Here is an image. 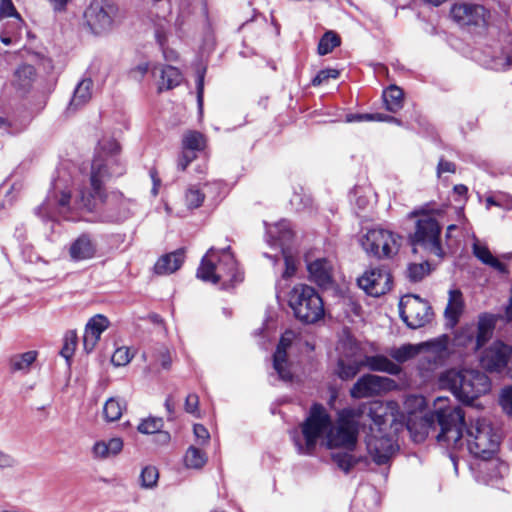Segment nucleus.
Listing matches in <instances>:
<instances>
[{"label": "nucleus", "instance_id": "nucleus-1", "mask_svg": "<svg viewBox=\"0 0 512 512\" xmlns=\"http://www.w3.org/2000/svg\"><path fill=\"white\" fill-rule=\"evenodd\" d=\"M120 146L115 139L103 138L99 141L91 164L89 187L79 189L78 197L71 200V190L63 179H56L45 201L36 208V215L43 221H57L59 218L76 220L77 212L93 211L104 196V182L113 176L124 173L120 158Z\"/></svg>", "mask_w": 512, "mask_h": 512}, {"label": "nucleus", "instance_id": "nucleus-2", "mask_svg": "<svg viewBox=\"0 0 512 512\" xmlns=\"http://www.w3.org/2000/svg\"><path fill=\"white\" fill-rule=\"evenodd\" d=\"M361 415V410L347 408L339 411L333 422L322 405L314 404L307 419L290 431V437L297 452L302 455L312 454L319 439L330 449H346L347 452L333 453L332 459L340 469L349 472L360 461L350 452L358 441Z\"/></svg>", "mask_w": 512, "mask_h": 512}, {"label": "nucleus", "instance_id": "nucleus-3", "mask_svg": "<svg viewBox=\"0 0 512 512\" xmlns=\"http://www.w3.org/2000/svg\"><path fill=\"white\" fill-rule=\"evenodd\" d=\"M463 421L462 409L452 405L448 397L439 396L434 400L432 410L421 417H409L407 429L414 442L420 443L430 434H435L439 443L459 448L462 446Z\"/></svg>", "mask_w": 512, "mask_h": 512}, {"label": "nucleus", "instance_id": "nucleus-4", "mask_svg": "<svg viewBox=\"0 0 512 512\" xmlns=\"http://www.w3.org/2000/svg\"><path fill=\"white\" fill-rule=\"evenodd\" d=\"M197 277L212 284L229 288L243 281L244 275L229 247H211L203 256L197 269Z\"/></svg>", "mask_w": 512, "mask_h": 512}, {"label": "nucleus", "instance_id": "nucleus-5", "mask_svg": "<svg viewBox=\"0 0 512 512\" xmlns=\"http://www.w3.org/2000/svg\"><path fill=\"white\" fill-rule=\"evenodd\" d=\"M447 206L428 203L420 210L414 211L413 215L418 219L415 224V231L411 236V242L414 250L422 248L427 253L435 255L439 258L444 256L441 246L440 234L441 227L437 217L445 213Z\"/></svg>", "mask_w": 512, "mask_h": 512}, {"label": "nucleus", "instance_id": "nucleus-6", "mask_svg": "<svg viewBox=\"0 0 512 512\" xmlns=\"http://www.w3.org/2000/svg\"><path fill=\"white\" fill-rule=\"evenodd\" d=\"M439 384L463 403H471L491 387L486 374L476 369H449L440 375Z\"/></svg>", "mask_w": 512, "mask_h": 512}, {"label": "nucleus", "instance_id": "nucleus-7", "mask_svg": "<svg viewBox=\"0 0 512 512\" xmlns=\"http://www.w3.org/2000/svg\"><path fill=\"white\" fill-rule=\"evenodd\" d=\"M499 443L500 436L491 422L485 418H478L470 421L465 435L462 433V446L454 449L461 450L466 446L471 455L487 460L497 451Z\"/></svg>", "mask_w": 512, "mask_h": 512}, {"label": "nucleus", "instance_id": "nucleus-8", "mask_svg": "<svg viewBox=\"0 0 512 512\" xmlns=\"http://www.w3.org/2000/svg\"><path fill=\"white\" fill-rule=\"evenodd\" d=\"M288 302L294 315L307 324L319 321L325 314L321 297L314 288L305 284H298L293 287Z\"/></svg>", "mask_w": 512, "mask_h": 512}, {"label": "nucleus", "instance_id": "nucleus-9", "mask_svg": "<svg viewBox=\"0 0 512 512\" xmlns=\"http://www.w3.org/2000/svg\"><path fill=\"white\" fill-rule=\"evenodd\" d=\"M84 20L91 33L105 35L121 22L122 14L110 0H93L84 11Z\"/></svg>", "mask_w": 512, "mask_h": 512}, {"label": "nucleus", "instance_id": "nucleus-10", "mask_svg": "<svg viewBox=\"0 0 512 512\" xmlns=\"http://www.w3.org/2000/svg\"><path fill=\"white\" fill-rule=\"evenodd\" d=\"M265 226L269 244L279 246L281 249L285 261V271L282 277L288 279L292 277L297 270V261L286 247L294 235L291 224L287 220H281L273 224H265Z\"/></svg>", "mask_w": 512, "mask_h": 512}, {"label": "nucleus", "instance_id": "nucleus-11", "mask_svg": "<svg viewBox=\"0 0 512 512\" xmlns=\"http://www.w3.org/2000/svg\"><path fill=\"white\" fill-rule=\"evenodd\" d=\"M420 345L422 347L418 358V368L421 371L436 370L446 363L452 353L450 338L447 335L422 342Z\"/></svg>", "mask_w": 512, "mask_h": 512}, {"label": "nucleus", "instance_id": "nucleus-12", "mask_svg": "<svg viewBox=\"0 0 512 512\" xmlns=\"http://www.w3.org/2000/svg\"><path fill=\"white\" fill-rule=\"evenodd\" d=\"M400 244L399 235L382 228L368 230L361 239L363 249L377 257H390L396 254Z\"/></svg>", "mask_w": 512, "mask_h": 512}, {"label": "nucleus", "instance_id": "nucleus-13", "mask_svg": "<svg viewBox=\"0 0 512 512\" xmlns=\"http://www.w3.org/2000/svg\"><path fill=\"white\" fill-rule=\"evenodd\" d=\"M400 317L411 329L425 326L432 318L431 307L419 296L408 294L399 302Z\"/></svg>", "mask_w": 512, "mask_h": 512}, {"label": "nucleus", "instance_id": "nucleus-14", "mask_svg": "<svg viewBox=\"0 0 512 512\" xmlns=\"http://www.w3.org/2000/svg\"><path fill=\"white\" fill-rule=\"evenodd\" d=\"M476 58L489 69L506 70L512 65V34H508L494 45L486 47Z\"/></svg>", "mask_w": 512, "mask_h": 512}, {"label": "nucleus", "instance_id": "nucleus-15", "mask_svg": "<svg viewBox=\"0 0 512 512\" xmlns=\"http://www.w3.org/2000/svg\"><path fill=\"white\" fill-rule=\"evenodd\" d=\"M452 19L461 26L483 27L489 19V11L481 4L464 0L452 5Z\"/></svg>", "mask_w": 512, "mask_h": 512}, {"label": "nucleus", "instance_id": "nucleus-16", "mask_svg": "<svg viewBox=\"0 0 512 512\" xmlns=\"http://www.w3.org/2000/svg\"><path fill=\"white\" fill-rule=\"evenodd\" d=\"M366 445L369 455L378 465L386 464L397 451V444L394 438L385 431L379 433L370 427V434L366 438Z\"/></svg>", "mask_w": 512, "mask_h": 512}, {"label": "nucleus", "instance_id": "nucleus-17", "mask_svg": "<svg viewBox=\"0 0 512 512\" xmlns=\"http://www.w3.org/2000/svg\"><path fill=\"white\" fill-rule=\"evenodd\" d=\"M357 282L366 294L379 297L391 289L392 276L385 267H372L367 269Z\"/></svg>", "mask_w": 512, "mask_h": 512}, {"label": "nucleus", "instance_id": "nucleus-18", "mask_svg": "<svg viewBox=\"0 0 512 512\" xmlns=\"http://www.w3.org/2000/svg\"><path fill=\"white\" fill-rule=\"evenodd\" d=\"M368 415L375 431L382 433L388 423L396 422L400 416V407L395 401H373L368 405Z\"/></svg>", "mask_w": 512, "mask_h": 512}, {"label": "nucleus", "instance_id": "nucleus-19", "mask_svg": "<svg viewBox=\"0 0 512 512\" xmlns=\"http://www.w3.org/2000/svg\"><path fill=\"white\" fill-rule=\"evenodd\" d=\"M511 355L512 348L509 345L495 341L483 351L480 362L490 372H501L507 367Z\"/></svg>", "mask_w": 512, "mask_h": 512}, {"label": "nucleus", "instance_id": "nucleus-20", "mask_svg": "<svg viewBox=\"0 0 512 512\" xmlns=\"http://www.w3.org/2000/svg\"><path fill=\"white\" fill-rule=\"evenodd\" d=\"M293 339L294 333L292 331H286L282 335L273 356L274 369L278 373L280 379L284 381H288L292 378L290 364L287 361V349L291 346Z\"/></svg>", "mask_w": 512, "mask_h": 512}, {"label": "nucleus", "instance_id": "nucleus-21", "mask_svg": "<svg viewBox=\"0 0 512 512\" xmlns=\"http://www.w3.org/2000/svg\"><path fill=\"white\" fill-rule=\"evenodd\" d=\"M389 381L388 378L367 374L360 377L350 390L353 398H365L379 394Z\"/></svg>", "mask_w": 512, "mask_h": 512}, {"label": "nucleus", "instance_id": "nucleus-22", "mask_svg": "<svg viewBox=\"0 0 512 512\" xmlns=\"http://www.w3.org/2000/svg\"><path fill=\"white\" fill-rule=\"evenodd\" d=\"M309 278L320 287H329L333 281V264L327 258L306 259Z\"/></svg>", "mask_w": 512, "mask_h": 512}, {"label": "nucleus", "instance_id": "nucleus-23", "mask_svg": "<svg viewBox=\"0 0 512 512\" xmlns=\"http://www.w3.org/2000/svg\"><path fill=\"white\" fill-rule=\"evenodd\" d=\"M135 203L122 195H114L108 202L107 215L103 217V221L121 222L129 218L133 213Z\"/></svg>", "mask_w": 512, "mask_h": 512}, {"label": "nucleus", "instance_id": "nucleus-24", "mask_svg": "<svg viewBox=\"0 0 512 512\" xmlns=\"http://www.w3.org/2000/svg\"><path fill=\"white\" fill-rule=\"evenodd\" d=\"M109 320L101 315H95L86 324L83 345L86 352H91L100 340L101 334L108 328Z\"/></svg>", "mask_w": 512, "mask_h": 512}, {"label": "nucleus", "instance_id": "nucleus-25", "mask_svg": "<svg viewBox=\"0 0 512 512\" xmlns=\"http://www.w3.org/2000/svg\"><path fill=\"white\" fill-rule=\"evenodd\" d=\"M97 246L92 237L82 234L75 239L70 248L69 254L74 261H82L93 258L96 255Z\"/></svg>", "mask_w": 512, "mask_h": 512}, {"label": "nucleus", "instance_id": "nucleus-26", "mask_svg": "<svg viewBox=\"0 0 512 512\" xmlns=\"http://www.w3.org/2000/svg\"><path fill=\"white\" fill-rule=\"evenodd\" d=\"M159 74L160 80L158 81V88L160 91L172 89L178 86L182 81L181 72L169 65H155L152 69V76L156 77Z\"/></svg>", "mask_w": 512, "mask_h": 512}, {"label": "nucleus", "instance_id": "nucleus-27", "mask_svg": "<svg viewBox=\"0 0 512 512\" xmlns=\"http://www.w3.org/2000/svg\"><path fill=\"white\" fill-rule=\"evenodd\" d=\"M185 252L178 249L161 256L154 265V272L158 275H168L177 271L184 263Z\"/></svg>", "mask_w": 512, "mask_h": 512}, {"label": "nucleus", "instance_id": "nucleus-28", "mask_svg": "<svg viewBox=\"0 0 512 512\" xmlns=\"http://www.w3.org/2000/svg\"><path fill=\"white\" fill-rule=\"evenodd\" d=\"M123 449V441L119 437H114L108 441H96L92 448V457L96 460H104L118 455Z\"/></svg>", "mask_w": 512, "mask_h": 512}, {"label": "nucleus", "instance_id": "nucleus-29", "mask_svg": "<svg viewBox=\"0 0 512 512\" xmlns=\"http://www.w3.org/2000/svg\"><path fill=\"white\" fill-rule=\"evenodd\" d=\"M481 472L484 474L486 482L495 485L500 479L508 474V465L498 458L485 461L480 467Z\"/></svg>", "mask_w": 512, "mask_h": 512}, {"label": "nucleus", "instance_id": "nucleus-30", "mask_svg": "<svg viewBox=\"0 0 512 512\" xmlns=\"http://www.w3.org/2000/svg\"><path fill=\"white\" fill-rule=\"evenodd\" d=\"M363 364L369 370L385 372L390 375H398L401 373V367L384 355L366 356Z\"/></svg>", "mask_w": 512, "mask_h": 512}, {"label": "nucleus", "instance_id": "nucleus-31", "mask_svg": "<svg viewBox=\"0 0 512 512\" xmlns=\"http://www.w3.org/2000/svg\"><path fill=\"white\" fill-rule=\"evenodd\" d=\"M35 78V68L32 65L25 64L15 70L11 83L17 91L25 93L32 87Z\"/></svg>", "mask_w": 512, "mask_h": 512}, {"label": "nucleus", "instance_id": "nucleus-32", "mask_svg": "<svg viewBox=\"0 0 512 512\" xmlns=\"http://www.w3.org/2000/svg\"><path fill=\"white\" fill-rule=\"evenodd\" d=\"M339 358L345 360L359 359L363 360L365 357L363 348L360 343L350 334H344L338 344Z\"/></svg>", "mask_w": 512, "mask_h": 512}, {"label": "nucleus", "instance_id": "nucleus-33", "mask_svg": "<svg viewBox=\"0 0 512 512\" xmlns=\"http://www.w3.org/2000/svg\"><path fill=\"white\" fill-rule=\"evenodd\" d=\"M463 310L462 293L459 290H450L448 304L445 309V317L448 324L453 327L458 322V319Z\"/></svg>", "mask_w": 512, "mask_h": 512}, {"label": "nucleus", "instance_id": "nucleus-34", "mask_svg": "<svg viewBox=\"0 0 512 512\" xmlns=\"http://www.w3.org/2000/svg\"><path fill=\"white\" fill-rule=\"evenodd\" d=\"M207 461V453L201 446L196 445H190L183 457L184 466L188 469L201 470Z\"/></svg>", "mask_w": 512, "mask_h": 512}, {"label": "nucleus", "instance_id": "nucleus-35", "mask_svg": "<svg viewBox=\"0 0 512 512\" xmlns=\"http://www.w3.org/2000/svg\"><path fill=\"white\" fill-rule=\"evenodd\" d=\"M421 345L418 344H404L400 347L390 348L388 354L391 358H393L397 363H405L408 360H411L415 357L419 358V354L421 353Z\"/></svg>", "mask_w": 512, "mask_h": 512}, {"label": "nucleus", "instance_id": "nucleus-36", "mask_svg": "<svg viewBox=\"0 0 512 512\" xmlns=\"http://www.w3.org/2000/svg\"><path fill=\"white\" fill-rule=\"evenodd\" d=\"M473 254L476 258H478L483 264L489 265L495 270L504 273L506 272L505 265L500 262L496 257L492 255L490 250L485 246L475 241L473 244Z\"/></svg>", "mask_w": 512, "mask_h": 512}, {"label": "nucleus", "instance_id": "nucleus-37", "mask_svg": "<svg viewBox=\"0 0 512 512\" xmlns=\"http://www.w3.org/2000/svg\"><path fill=\"white\" fill-rule=\"evenodd\" d=\"M126 410V402L120 397L109 398L103 406V417L107 422L118 421Z\"/></svg>", "mask_w": 512, "mask_h": 512}, {"label": "nucleus", "instance_id": "nucleus-38", "mask_svg": "<svg viewBox=\"0 0 512 512\" xmlns=\"http://www.w3.org/2000/svg\"><path fill=\"white\" fill-rule=\"evenodd\" d=\"M363 366V360H345L344 358H339L336 368V374L340 379L348 380L355 377L357 373L360 371L361 367Z\"/></svg>", "mask_w": 512, "mask_h": 512}, {"label": "nucleus", "instance_id": "nucleus-39", "mask_svg": "<svg viewBox=\"0 0 512 512\" xmlns=\"http://www.w3.org/2000/svg\"><path fill=\"white\" fill-rule=\"evenodd\" d=\"M93 82L91 79H83L75 88L70 106L74 109L86 104L92 96Z\"/></svg>", "mask_w": 512, "mask_h": 512}, {"label": "nucleus", "instance_id": "nucleus-40", "mask_svg": "<svg viewBox=\"0 0 512 512\" xmlns=\"http://www.w3.org/2000/svg\"><path fill=\"white\" fill-rule=\"evenodd\" d=\"M206 147L205 136L198 131H187L182 138V148L185 151L195 153L202 151Z\"/></svg>", "mask_w": 512, "mask_h": 512}, {"label": "nucleus", "instance_id": "nucleus-41", "mask_svg": "<svg viewBox=\"0 0 512 512\" xmlns=\"http://www.w3.org/2000/svg\"><path fill=\"white\" fill-rule=\"evenodd\" d=\"M383 99L386 109L395 113L403 106V91L399 87L392 85L383 92Z\"/></svg>", "mask_w": 512, "mask_h": 512}, {"label": "nucleus", "instance_id": "nucleus-42", "mask_svg": "<svg viewBox=\"0 0 512 512\" xmlns=\"http://www.w3.org/2000/svg\"><path fill=\"white\" fill-rule=\"evenodd\" d=\"M38 353L36 351H27L20 355L14 356L11 361V369L13 371H19L27 373L30 370L31 365L36 361Z\"/></svg>", "mask_w": 512, "mask_h": 512}, {"label": "nucleus", "instance_id": "nucleus-43", "mask_svg": "<svg viewBox=\"0 0 512 512\" xmlns=\"http://www.w3.org/2000/svg\"><path fill=\"white\" fill-rule=\"evenodd\" d=\"M11 17L13 20L8 25L16 27L18 30H22L24 21L20 14L16 11V8L12 0H0V18Z\"/></svg>", "mask_w": 512, "mask_h": 512}, {"label": "nucleus", "instance_id": "nucleus-44", "mask_svg": "<svg viewBox=\"0 0 512 512\" xmlns=\"http://www.w3.org/2000/svg\"><path fill=\"white\" fill-rule=\"evenodd\" d=\"M205 199L202 190L196 185L189 186L184 194V203L187 210L199 208Z\"/></svg>", "mask_w": 512, "mask_h": 512}, {"label": "nucleus", "instance_id": "nucleus-45", "mask_svg": "<svg viewBox=\"0 0 512 512\" xmlns=\"http://www.w3.org/2000/svg\"><path fill=\"white\" fill-rule=\"evenodd\" d=\"M339 45L340 37L332 31L326 32L319 41L318 53L320 55H326Z\"/></svg>", "mask_w": 512, "mask_h": 512}, {"label": "nucleus", "instance_id": "nucleus-46", "mask_svg": "<svg viewBox=\"0 0 512 512\" xmlns=\"http://www.w3.org/2000/svg\"><path fill=\"white\" fill-rule=\"evenodd\" d=\"M159 478L158 470L153 466H146L140 474L141 487L150 489L156 486Z\"/></svg>", "mask_w": 512, "mask_h": 512}, {"label": "nucleus", "instance_id": "nucleus-47", "mask_svg": "<svg viewBox=\"0 0 512 512\" xmlns=\"http://www.w3.org/2000/svg\"><path fill=\"white\" fill-rule=\"evenodd\" d=\"M162 418L149 417L144 419L138 425V431L142 434H155L163 428Z\"/></svg>", "mask_w": 512, "mask_h": 512}, {"label": "nucleus", "instance_id": "nucleus-48", "mask_svg": "<svg viewBox=\"0 0 512 512\" xmlns=\"http://www.w3.org/2000/svg\"><path fill=\"white\" fill-rule=\"evenodd\" d=\"M152 69L153 67H150V64L143 60L129 69L128 77L135 82H141L145 75L149 72L152 73Z\"/></svg>", "mask_w": 512, "mask_h": 512}, {"label": "nucleus", "instance_id": "nucleus-49", "mask_svg": "<svg viewBox=\"0 0 512 512\" xmlns=\"http://www.w3.org/2000/svg\"><path fill=\"white\" fill-rule=\"evenodd\" d=\"M493 329V323L486 318H481L478 324L477 335H476V346L479 348L490 336Z\"/></svg>", "mask_w": 512, "mask_h": 512}, {"label": "nucleus", "instance_id": "nucleus-50", "mask_svg": "<svg viewBox=\"0 0 512 512\" xmlns=\"http://www.w3.org/2000/svg\"><path fill=\"white\" fill-rule=\"evenodd\" d=\"M430 271L428 262L413 263L408 267V277L410 280L417 282L423 279Z\"/></svg>", "mask_w": 512, "mask_h": 512}, {"label": "nucleus", "instance_id": "nucleus-51", "mask_svg": "<svg viewBox=\"0 0 512 512\" xmlns=\"http://www.w3.org/2000/svg\"><path fill=\"white\" fill-rule=\"evenodd\" d=\"M132 358L133 354L130 352V349L128 347L123 346L117 348L114 351L111 357V362L116 367H122L129 364Z\"/></svg>", "mask_w": 512, "mask_h": 512}, {"label": "nucleus", "instance_id": "nucleus-52", "mask_svg": "<svg viewBox=\"0 0 512 512\" xmlns=\"http://www.w3.org/2000/svg\"><path fill=\"white\" fill-rule=\"evenodd\" d=\"M76 343V333L74 331L67 332L64 337L63 347L60 351L61 356L66 360H69L74 354Z\"/></svg>", "mask_w": 512, "mask_h": 512}, {"label": "nucleus", "instance_id": "nucleus-53", "mask_svg": "<svg viewBox=\"0 0 512 512\" xmlns=\"http://www.w3.org/2000/svg\"><path fill=\"white\" fill-rule=\"evenodd\" d=\"M193 434L195 437L196 446L204 447L209 444V431L202 424H195L193 426Z\"/></svg>", "mask_w": 512, "mask_h": 512}, {"label": "nucleus", "instance_id": "nucleus-54", "mask_svg": "<svg viewBox=\"0 0 512 512\" xmlns=\"http://www.w3.org/2000/svg\"><path fill=\"white\" fill-rule=\"evenodd\" d=\"M22 30H18L14 26L8 25L3 33L0 35L1 42L5 45H10L20 39Z\"/></svg>", "mask_w": 512, "mask_h": 512}, {"label": "nucleus", "instance_id": "nucleus-55", "mask_svg": "<svg viewBox=\"0 0 512 512\" xmlns=\"http://www.w3.org/2000/svg\"><path fill=\"white\" fill-rule=\"evenodd\" d=\"M339 76V71L337 69L328 68L323 69L317 73V75L313 78L312 84L314 86H319L326 82L328 79H336Z\"/></svg>", "mask_w": 512, "mask_h": 512}, {"label": "nucleus", "instance_id": "nucleus-56", "mask_svg": "<svg viewBox=\"0 0 512 512\" xmlns=\"http://www.w3.org/2000/svg\"><path fill=\"white\" fill-rule=\"evenodd\" d=\"M185 411L195 417L200 416L199 412V398L196 394L191 393L185 400Z\"/></svg>", "mask_w": 512, "mask_h": 512}, {"label": "nucleus", "instance_id": "nucleus-57", "mask_svg": "<svg viewBox=\"0 0 512 512\" xmlns=\"http://www.w3.org/2000/svg\"><path fill=\"white\" fill-rule=\"evenodd\" d=\"M155 361L160 363L163 369H169L172 363L169 350L165 347H161L155 354Z\"/></svg>", "mask_w": 512, "mask_h": 512}, {"label": "nucleus", "instance_id": "nucleus-58", "mask_svg": "<svg viewBox=\"0 0 512 512\" xmlns=\"http://www.w3.org/2000/svg\"><path fill=\"white\" fill-rule=\"evenodd\" d=\"M500 403L503 410L512 416V387L502 391Z\"/></svg>", "mask_w": 512, "mask_h": 512}, {"label": "nucleus", "instance_id": "nucleus-59", "mask_svg": "<svg viewBox=\"0 0 512 512\" xmlns=\"http://www.w3.org/2000/svg\"><path fill=\"white\" fill-rule=\"evenodd\" d=\"M18 465L17 459L0 449V469H12Z\"/></svg>", "mask_w": 512, "mask_h": 512}, {"label": "nucleus", "instance_id": "nucleus-60", "mask_svg": "<svg viewBox=\"0 0 512 512\" xmlns=\"http://www.w3.org/2000/svg\"><path fill=\"white\" fill-rule=\"evenodd\" d=\"M195 158V153L183 150L177 162L178 169L184 171Z\"/></svg>", "mask_w": 512, "mask_h": 512}, {"label": "nucleus", "instance_id": "nucleus-61", "mask_svg": "<svg viewBox=\"0 0 512 512\" xmlns=\"http://www.w3.org/2000/svg\"><path fill=\"white\" fill-rule=\"evenodd\" d=\"M497 196V203L496 206L500 207L504 210H511L512 209V197L505 193H499Z\"/></svg>", "mask_w": 512, "mask_h": 512}, {"label": "nucleus", "instance_id": "nucleus-62", "mask_svg": "<svg viewBox=\"0 0 512 512\" xmlns=\"http://www.w3.org/2000/svg\"><path fill=\"white\" fill-rule=\"evenodd\" d=\"M455 169H456V167H455L454 163H452L450 161H446V160H440L439 164H438V168H437V173L439 176L446 172L454 173Z\"/></svg>", "mask_w": 512, "mask_h": 512}, {"label": "nucleus", "instance_id": "nucleus-63", "mask_svg": "<svg viewBox=\"0 0 512 512\" xmlns=\"http://www.w3.org/2000/svg\"><path fill=\"white\" fill-rule=\"evenodd\" d=\"M204 74L200 73L197 80V100L200 110L203 104Z\"/></svg>", "mask_w": 512, "mask_h": 512}, {"label": "nucleus", "instance_id": "nucleus-64", "mask_svg": "<svg viewBox=\"0 0 512 512\" xmlns=\"http://www.w3.org/2000/svg\"><path fill=\"white\" fill-rule=\"evenodd\" d=\"M155 442L160 445H166L170 442V434L166 431H163L160 429L158 432L155 433Z\"/></svg>", "mask_w": 512, "mask_h": 512}]
</instances>
